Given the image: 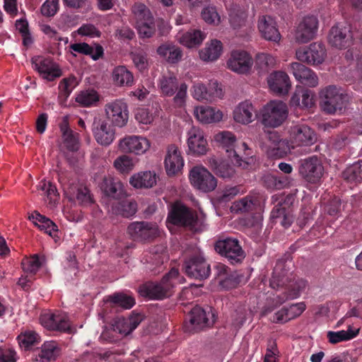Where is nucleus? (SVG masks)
<instances>
[{
	"label": "nucleus",
	"instance_id": "nucleus-1",
	"mask_svg": "<svg viewBox=\"0 0 362 362\" xmlns=\"http://www.w3.org/2000/svg\"><path fill=\"white\" fill-rule=\"evenodd\" d=\"M291 260L280 259L276 262L274 268L272 276L269 281L270 286L274 289L285 287L288 291L286 296H278V303L282 304L288 299L298 298L307 286L304 279L296 278L291 270Z\"/></svg>",
	"mask_w": 362,
	"mask_h": 362
},
{
	"label": "nucleus",
	"instance_id": "nucleus-2",
	"mask_svg": "<svg viewBox=\"0 0 362 362\" xmlns=\"http://www.w3.org/2000/svg\"><path fill=\"white\" fill-rule=\"evenodd\" d=\"M177 269H171L160 282H146L139 286V292L143 297L153 300H162L171 296L173 288L182 283Z\"/></svg>",
	"mask_w": 362,
	"mask_h": 362
},
{
	"label": "nucleus",
	"instance_id": "nucleus-3",
	"mask_svg": "<svg viewBox=\"0 0 362 362\" xmlns=\"http://www.w3.org/2000/svg\"><path fill=\"white\" fill-rule=\"evenodd\" d=\"M215 139L226 150L234 165L243 168H247L249 165L247 160L252 158V152L245 142L241 144L238 150L235 149L236 138L230 132H223L217 134Z\"/></svg>",
	"mask_w": 362,
	"mask_h": 362
},
{
	"label": "nucleus",
	"instance_id": "nucleus-4",
	"mask_svg": "<svg viewBox=\"0 0 362 362\" xmlns=\"http://www.w3.org/2000/svg\"><path fill=\"white\" fill-rule=\"evenodd\" d=\"M214 249L217 253L226 258L232 264L242 263L246 256L239 240L235 238L228 237L216 240Z\"/></svg>",
	"mask_w": 362,
	"mask_h": 362
},
{
	"label": "nucleus",
	"instance_id": "nucleus-5",
	"mask_svg": "<svg viewBox=\"0 0 362 362\" xmlns=\"http://www.w3.org/2000/svg\"><path fill=\"white\" fill-rule=\"evenodd\" d=\"M262 123L265 127L276 128L281 126L288 117L286 103L273 100L265 105L261 112Z\"/></svg>",
	"mask_w": 362,
	"mask_h": 362
},
{
	"label": "nucleus",
	"instance_id": "nucleus-6",
	"mask_svg": "<svg viewBox=\"0 0 362 362\" xmlns=\"http://www.w3.org/2000/svg\"><path fill=\"white\" fill-rule=\"evenodd\" d=\"M184 269L189 277L200 281L206 279L211 274L210 264L201 251L192 254L185 261Z\"/></svg>",
	"mask_w": 362,
	"mask_h": 362
},
{
	"label": "nucleus",
	"instance_id": "nucleus-7",
	"mask_svg": "<svg viewBox=\"0 0 362 362\" xmlns=\"http://www.w3.org/2000/svg\"><path fill=\"white\" fill-rule=\"evenodd\" d=\"M346 98L336 86H329L320 92L321 108L329 114L341 111L345 107Z\"/></svg>",
	"mask_w": 362,
	"mask_h": 362
},
{
	"label": "nucleus",
	"instance_id": "nucleus-8",
	"mask_svg": "<svg viewBox=\"0 0 362 362\" xmlns=\"http://www.w3.org/2000/svg\"><path fill=\"white\" fill-rule=\"evenodd\" d=\"M189 321L185 322V331L194 333L213 325L215 315L211 309L206 311L200 306L194 307L188 315Z\"/></svg>",
	"mask_w": 362,
	"mask_h": 362
},
{
	"label": "nucleus",
	"instance_id": "nucleus-9",
	"mask_svg": "<svg viewBox=\"0 0 362 362\" xmlns=\"http://www.w3.org/2000/svg\"><path fill=\"white\" fill-rule=\"evenodd\" d=\"M353 39L352 26L348 23H338L333 25L327 36L329 45L339 49H346L351 46Z\"/></svg>",
	"mask_w": 362,
	"mask_h": 362
},
{
	"label": "nucleus",
	"instance_id": "nucleus-10",
	"mask_svg": "<svg viewBox=\"0 0 362 362\" xmlns=\"http://www.w3.org/2000/svg\"><path fill=\"white\" fill-rule=\"evenodd\" d=\"M168 221L173 225L192 228L197 222L196 213L180 202L174 203L168 216Z\"/></svg>",
	"mask_w": 362,
	"mask_h": 362
},
{
	"label": "nucleus",
	"instance_id": "nucleus-11",
	"mask_svg": "<svg viewBox=\"0 0 362 362\" xmlns=\"http://www.w3.org/2000/svg\"><path fill=\"white\" fill-rule=\"evenodd\" d=\"M159 86L162 93L166 96H172L176 93L173 100L177 106L181 107L185 103L187 90L185 83L179 84L177 78L174 76H163Z\"/></svg>",
	"mask_w": 362,
	"mask_h": 362
},
{
	"label": "nucleus",
	"instance_id": "nucleus-12",
	"mask_svg": "<svg viewBox=\"0 0 362 362\" xmlns=\"http://www.w3.org/2000/svg\"><path fill=\"white\" fill-rule=\"evenodd\" d=\"M127 233L134 241L146 242L156 238L158 235L159 230L155 223L147 221H135L128 226Z\"/></svg>",
	"mask_w": 362,
	"mask_h": 362
},
{
	"label": "nucleus",
	"instance_id": "nucleus-13",
	"mask_svg": "<svg viewBox=\"0 0 362 362\" xmlns=\"http://www.w3.org/2000/svg\"><path fill=\"white\" fill-rule=\"evenodd\" d=\"M191 184L197 189L209 192L215 189L217 180L215 177L205 168L194 167L189 173Z\"/></svg>",
	"mask_w": 362,
	"mask_h": 362
},
{
	"label": "nucleus",
	"instance_id": "nucleus-14",
	"mask_svg": "<svg viewBox=\"0 0 362 362\" xmlns=\"http://www.w3.org/2000/svg\"><path fill=\"white\" fill-rule=\"evenodd\" d=\"M297 59L308 64H319L323 62L326 56V49L322 42H313L308 47L296 51Z\"/></svg>",
	"mask_w": 362,
	"mask_h": 362
},
{
	"label": "nucleus",
	"instance_id": "nucleus-15",
	"mask_svg": "<svg viewBox=\"0 0 362 362\" xmlns=\"http://www.w3.org/2000/svg\"><path fill=\"white\" fill-rule=\"evenodd\" d=\"M299 173L308 182H317L323 172V167L316 156H311L299 161Z\"/></svg>",
	"mask_w": 362,
	"mask_h": 362
},
{
	"label": "nucleus",
	"instance_id": "nucleus-16",
	"mask_svg": "<svg viewBox=\"0 0 362 362\" xmlns=\"http://www.w3.org/2000/svg\"><path fill=\"white\" fill-rule=\"evenodd\" d=\"M253 65L252 57L245 51L235 50L227 62L228 68L239 74H249Z\"/></svg>",
	"mask_w": 362,
	"mask_h": 362
},
{
	"label": "nucleus",
	"instance_id": "nucleus-17",
	"mask_svg": "<svg viewBox=\"0 0 362 362\" xmlns=\"http://www.w3.org/2000/svg\"><path fill=\"white\" fill-rule=\"evenodd\" d=\"M107 118L115 126L122 127L128 120L129 112L127 105L122 100H115L105 105Z\"/></svg>",
	"mask_w": 362,
	"mask_h": 362
},
{
	"label": "nucleus",
	"instance_id": "nucleus-18",
	"mask_svg": "<svg viewBox=\"0 0 362 362\" xmlns=\"http://www.w3.org/2000/svg\"><path fill=\"white\" fill-rule=\"evenodd\" d=\"M317 28L318 20L317 17L314 16L305 17L297 28L296 33V41L300 43H306L313 40L316 35Z\"/></svg>",
	"mask_w": 362,
	"mask_h": 362
},
{
	"label": "nucleus",
	"instance_id": "nucleus-19",
	"mask_svg": "<svg viewBox=\"0 0 362 362\" xmlns=\"http://www.w3.org/2000/svg\"><path fill=\"white\" fill-rule=\"evenodd\" d=\"M41 324L47 329L59 332H69L70 324L65 315L59 312L47 313L40 317Z\"/></svg>",
	"mask_w": 362,
	"mask_h": 362
},
{
	"label": "nucleus",
	"instance_id": "nucleus-20",
	"mask_svg": "<svg viewBox=\"0 0 362 362\" xmlns=\"http://www.w3.org/2000/svg\"><path fill=\"white\" fill-rule=\"evenodd\" d=\"M257 27L261 36L266 40L278 42L281 40V34L276 23L272 16L267 15L259 16Z\"/></svg>",
	"mask_w": 362,
	"mask_h": 362
},
{
	"label": "nucleus",
	"instance_id": "nucleus-21",
	"mask_svg": "<svg viewBox=\"0 0 362 362\" xmlns=\"http://www.w3.org/2000/svg\"><path fill=\"white\" fill-rule=\"evenodd\" d=\"M32 62L35 69L48 81H54L62 76L59 66L49 58L37 57L33 59Z\"/></svg>",
	"mask_w": 362,
	"mask_h": 362
},
{
	"label": "nucleus",
	"instance_id": "nucleus-22",
	"mask_svg": "<svg viewBox=\"0 0 362 362\" xmlns=\"http://www.w3.org/2000/svg\"><path fill=\"white\" fill-rule=\"evenodd\" d=\"M290 71L298 81L305 86L313 88L318 85V78L315 73L303 64L291 63Z\"/></svg>",
	"mask_w": 362,
	"mask_h": 362
},
{
	"label": "nucleus",
	"instance_id": "nucleus-23",
	"mask_svg": "<svg viewBox=\"0 0 362 362\" xmlns=\"http://www.w3.org/2000/svg\"><path fill=\"white\" fill-rule=\"evenodd\" d=\"M93 132L97 142L102 146H109L115 139V129L104 120L95 119Z\"/></svg>",
	"mask_w": 362,
	"mask_h": 362
},
{
	"label": "nucleus",
	"instance_id": "nucleus-24",
	"mask_svg": "<svg viewBox=\"0 0 362 362\" xmlns=\"http://www.w3.org/2000/svg\"><path fill=\"white\" fill-rule=\"evenodd\" d=\"M291 135L293 141L298 146H310L317 140L315 132L306 124H297L291 127Z\"/></svg>",
	"mask_w": 362,
	"mask_h": 362
},
{
	"label": "nucleus",
	"instance_id": "nucleus-25",
	"mask_svg": "<svg viewBox=\"0 0 362 362\" xmlns=\"http://www.w3.org/2000/svg\"><path fill=\"white\" fill-rule=\"evenodd\" d=\"M184 165V160L178 148L171 144L168 147L167 155L165 159V168L168 175H176Z\"/></svg>",
	"mask_w": 362,
	"mask_h": 362
},
{
	"label": "nucleus",
	"instance_id": "nucleus-26",
	"mask_svg": "<svg viewBox=\"0 0 362 362\" xmlns=\"http://www.w3.org/2000/svg\"><path fill=\"white\" fill-rule=\"evenodd\" d=\"M119 148L124 152L141 154L149 148V142L144 137L130 136L120 141Z\"/></svg>",
	"mask_w": 362,
	"mask_h": 362
},
{
	"label": "nucleus",
	"instance_id": "nucleus-27",
	"mask_svg": "<svg viewBox=\"0 0 362 362\" xmlns=\"http://www.w3.org/2000/svg\"><path fill=\"white\" fill-rule=\"evenodd\" d=\"M142 320L140 314L132 315L129 318L117 317L112 325V329L121 334L127 335L139 326Z\"/></svg>",
	"mask_w": 362,
	"mask_h": 362
},
{
	"label": "nucleus",
	"instance_id": "nucleus-28",
	"mask_svg": "<svg viewBox=\"0 0 362 362\" xmlns=\"http://www.w3.org/2000/svg\"><path fill=\"white\" fill-rule=\"evenodd\" d=\"M188 136L187 144L191 151L198 155H203L206 152L207 142L199 128L192 127L188 132Z\"/></svg>",
	"mask_w": 362,
	"mask_h": 362
},
{
	"label": "nucleus",
	"instance_id": "nucleus-29",
	"mask_svg": "<svg viewBox=\"0 0 362 362\" xmlns=\"http://www.w3.org/2000/svg\"><path fill=\"white\" fill-rule=\"evenodd\" d=\"M268 84L271 90L280 95L286 94L291 88L288 76L283 71H275L268 78Z\"/></svg>",
	"mask_w": 362,
	"mask_h": 362
},
{
	"label": "nucleus",
	"instance_id": "nucleus-30",
	"mask_svg": "<svg viewBox=\"0 0 362 362\" xmlns=\"http://www.w3.org/2000/svg\"><path fill=\"white\" fill-rule=\"evenodd\" d=\"M267 138L270 143L268 146L270 150L271 156L282 157L289 151L287 141L281 139L276 131L269 132Z\"/></svg>",
	"mask_w": 362,
	"mask_h": 362
},
{
	"label": "nucleus",
	"instance_id": "nucleus-31",
	"mask_svg": "<svg viewBox=\"0 0 362 362\" xmlns=\"http://www.w3.org/2000/svg\"><path fill=\"white\" fill-rule=\"evenodd\" d=\"M62 354V348L59 344L55 341L44 342L41 346L40 354L37 358L38 362H51L57 360Z\"/></svg>",
	"mask_w": 362,
	"mask_h": 362
},
{
	"label": "nucleus",
	"instance_id": "nucleus-32",
	"mask_svg": "<svg viewBox=\"0 0 362 362\" xmlns=\"http://www.w3.org/2000/svg\"><path fill=\"white\" fill-rule=\"evenodd\" d=\"M104 302L109 304L112 308H121L127 310L134 305L135 299L132 296L123 293H115L105 297Z\"/></svg>",
	"mask_w": 362,
	"mask_h": 362
},
{
	"label": "nucleus",
	"instance_id": "nucleus-33",
	"mask_svg": "<svg viewBox=\"0 0 362 362\" xmlns=\"http://www.w3.org/2000/svg\"><path fill=\"white\" fill-rule=\"evenodd\" d=\"M197 119L202 123H211L220 121L223 114L221 111L209 106H199L194 109Z\"/></svg>",
	"mask_w": 362,
	"mask_h": 362
},
{
	"label": "nucleus",
	"instance_id": "nucleus-34",
	"mask_svg": "<svg viewBox=\"0 0 362 362\" xmlns=\"http://www.w3.org/2000/svg\"><path fill=\"white\" fill-rule=\"evenodd\" d=\"M222 52V43L217 40H212L199 51L200 59L204 62L216 61Z\"/></svg>",
	"mask_w": 362,
	"mask_h": 362
},
{
	"label": "nucleus",
	"instance_id": "nucleus-35",
	"mask_svg": "<svg viewBox=\"0 0 362 362\" xmlns=\"http://www.w3.org/2000/svg\"><path fill=\"white\" fill-rule=\"evenodd\" d=\"M255 110L248 101H245L239 104L233 112L234 119L242 124H248L254 119Z\"/></svg>",
	"mask_w": 362,
	"mask_h": 362
},
{
	"label": "nucleus",
	"instance_id": "nucleus-36",
	"mask_svg": "<svg viewBox=\"0 0 362 362\" xmlns=\"http://www.w3.org/2000/svg\"><path fill=\"white\" fill-rule=\"evenodd\" d=\"M129 182L136 188H150L156 184V176L151 171L141 172L132 175Z\"/></svg>",
	"mask_w": 362,
	"mask_h": 362
},
{
	"label": "nucleus",
	"instance_id": "nucleus-37",
	"mask_svg": "<svg viewBox=\"0 0 362 362\" xmlns=\"http://www.w3.org/2000/svg\"><path fill=\"white\" fill-rule=\"evenodd\" d=\"M314 92L309 89H302L301 94L300 91L296 92L291 99L292 105L300 106L305 108H310L315 104Z\"/></svg>",
	"mask_w": 362,
	"mask_h": 362
},
{
	"label": "nucleus",
	"instance_id": "nucleus-38",
	"mask_svg": "<svg viewBox=\"0 0 362 362\" xmlns=\"http://www.w3.org/2000/svg\"><path fill=\"white\" fill-rule=\"evenodd\" d=\"M112 78L118 86H132L134 83L132 73L124 66H118L114 69Z\"/></svg>",
	"mask_w": 362,
	"mask_h": 362
},
{
	"label": "nucleus",
	"instance_id": "nucleus-39",
	"mask_svg": "<svg viewBox=\"0 0 362 362\" xmlns=\"http://www.w3.org/2000/svg\"><path fill=\"white\" fill-rule=\"evenodd\" d=\"M101 189L107 196L113 199H119L124 194L122 183L112 178H105L101 184Z\"/></svg>",
	"mask_w": 362,
	"mask_h": 362
},
{
	"label": "nucleus",
	"instance_id": "nucleus-40",
	"mask_svg": "<svg viewBox=\"0 0 362 362\" xmlns=\"http://www.w3.org/2000/svg\"><path fill=\"white\" fill-rule=\"evenodd\" d=\"M28 218L40 230H45L46 233L51 236L53 232L57 231V226L52 220L37 212H34L30 215Z\"/></svg>",
	"mask_w": 362,
	"mask_h": 362
},
{
	"label": "nucleus",
	"instance_id": "nucleus-41",
	"mask_svg": "<svg viewBox=\"0 0 362 362\" xmlns=\"http://www.w3.org/2000/svg\"><path fill=\"white\" fill-rule=\"evenodd\" d=\"M115 213L122 217L129 218L137 211V203L134 199H124L113 206Z\"/></svg>",
	"mask_w": 362,
	"mask_h": 362
},
{
	"label": "nucleus",
	"instance_id": "nucleus-42",
	"mask_svg": "<svg viewBox=\"0 0 362 362\" xmlns=\"http://www.w3.org/2000/svg\"><path fill=\"white\" fill-rule=\"evenodd\" d=\"M359 333V329H353L351 326H349L347 330H341L339 332L329 331L327 334V337L329 342L333 344L339 343L341 341H349L356 337Z\"/></svg>",
	"mask_w": 362,
	"mask_h": 362
},
{
	"label": "nucleus",
	"instance_id": "nucleus-43",
	"mask_svg": "<svg viewBox=\"0 0 362 362\" xmlns=\"http://www.w3.org/2000/svg\"><path fill=\"white\" fill-rule=\"evenodd\" d=\"M210 166L217 176L223 179L231 178L235 173L234 168L226 161L212 159L210 160Z\"/></svg>",
	"mask_w": 362,
	"mask_h": 362
},
{
	"label": "nucleus",
	"instance_id": "nucleus-44",
	"mask_svg": "<svg viewBox=\"0 0 362 362\" xmlns=\"http://www.w3.org/2000/svg\"><path fill=\"white\" fill-rule=\"evenodd\" d=\"M205 37L206 35L203 32L194 29L184 33L180 38V42L191 48L199 45Z\"/></svg>",
	"mask_w": 362,
	"mask_h": 362
},
{
	"label": "nucleus",
	"instance_id": "nucleus-45",
	"mask_svg": "<svg viewBox=\"0 0 362 362\" xmlns=\"http://www.w3.org/2000/svg\"><path fill=\"white\" fill-rule=\"evenodd\" d=\"M26 268L24 267V288L30 283L35 274L40 267V262L37 255H34L30 258H26Z\"/></svg>",
	"mask_w": 362,
	"mask_h": 362
},
{
	"label": "nucleus",
	"instance_id": "nucleus-46",
	"mask_svg": "<svg viewBox=\"0 0 362 362\" xmlns=\"http://www.w3.org/2000/svg\"><path fill=\"white\" fill-rule=\"evenodd\" d=\"M247 19V13L245 10L233 7L229 12V22L233 29H240L245 26Z\"/></svg>",
	"mask_w": 362,
	"mask_h": 362
},
{
	"label": "nucleus",
	"instance_id": "nucleus-47",
	"mask_svg": "<svg viewBox=\"0 0 362 362\" xmlns=\"http://www.w3.org/2000/svg\"><path fill=\"white\" fill-rule=\"evenodd\" d=\"M262 180L263 185L269 190L283 189L288 184L286 178L276 177L271 174L264 175Z\"/></svg>",
	"mask_w": 362,
	"mask_h": 362
},
{
	"label": "nucleus",
	"instance_id": "nucleus-48",
	"mask_svg": "<svg viewBox=\"0 0 362 362\" xmlns=\"http://www.w3.org/2000/svg\"><path fill=\"white\" fill-rule=\"evenodd\" d=\"M99 100L98 93L93 90L88 89L81 91L76 98V101L84 107L91 106Z\"/></svg>",
	"mask_w": 362,
	"mask_h": 362
},
{
	"label": "nucleus",
	"instance_id": "nucleus-49",
	"mask_svg": "<svg viewBox=\"0 0 362 362\" xmlns=\"http://www.w3.org/2000/svg\"><path fill=\"white\" fill-rule=\"evenodd\" d=\"M132 13L136 19V25L154 20L150 10L143 4H134L132 7Z\"/></svg>",
	"mask_w": 362,
	"mask_h": 362
},
{
	"label": "nucleus",
	"instance_id": "nucleus-50",
	"mask_svg": "<svg viewBox=\"0 0 362 362\" xmlns=\"http://www.w3.org/2000/svg\"><path fill=\"white\" fill-rule=\"evenodd\" d=\"M275 64L274 57L267 53H258L255 57V68L259 72H267Z\"/></svg>",
	"mask_w": 362,
	"mask_h": 362
},
{
	"label": "nucleus",
	"instance_id": "nucleus-51",
	"mask_svg": "<svg viewBox=\"0 0 362 362\" xmlns=\"http://www.w3.org/2000/svg\"><path fill=\"white\" fill-rule=\"evenodd\" d=\"M76 78L74 76L64 78L59 85V98H64V99H66L71 93L72 90L76 86Z\"/></svg>",
	"mask_w": 362,
	"mask_h": 362
},
{
	"label": "nucleus",
	"instance_id": "nucleus-52",
	"mask_svg": "<svg viewBox=\"0 0 362 362\" xmlns=\"http://www.w3.org/2000/svg\"><path fill=\"white\" fill-rule=\"evenodd\" d=\"M342 175L344 179L350 182H361L362 181V174L357 163L348 167Z\"/></svg>",
	"mask_w": 362,
	"mask_h": 362
},
{
	"label": "nucleus",
	"instance_id": "nucleus-53",
	"mask_svg": "<svg viewBox=\"0 0 362 362\" xmlns=\"http://www.w3.org/2000/svg\"><path fill=\"white\" fill-rule=\"evenodd\" d=\"M138 33L141 37H151L156 32L154 20L145 21L136 25Z\"/></svg>",
	"mask_w": 362,
	"mask_h": 362
},
{
	"label": "nucleus",
	"instance_id": "nucleus-54",
	"mask_svg": "<svg viewBox=\"0 0 362 362\" xmlns=\"http://www.w3.org/2000/svg\"><path fill=\"white\" fill-rule=\"evenodd\" d=\"M130 55L135 66L139 70L141 71L146 68L147 54L144 51L141 49H136L132 52Z\"/></svg>",
	"mask_w": 362,
	"mask_h": 362
},
{
	"label": "nucleus",
	"instance_id": "nucleus-55",
	"mask_svg": "<svg viewBox=\"0 0 362 362\" xmlns=\"http://www.w3.org/2000/svg\"><path fill=\"white\" fill-rule=\"evenodd\" d=\"M255 204L254 200L248 197H244L234 204L233 209L238 212L245 213L254 210Z\"/></svg>",
	"mask_w": 362,
	"mask_h": 362
},
{
	"label": "nucleus",
	"instance_id": "nucleus-56",
	"mask_svg": "<svg viewBox=\"0 0 362 362\" xmlns=\"http://www.w3.org/2000/svg\"><path fill=\"white\" fill-rule=\"evenodd\" d=\"M133 165L132 160L126 155L118 157L114 161V166L121 173H128L132 169Z\"/></svg>",
	"mask_w": 362,
	"mask_h": 362
},
{
	"label": "nucleus",
	"instance_id": "nucleus-57",
	"mask_svg": "<svg viewBox=\"0 0 362 362\" xmlns=\"http://www.w3.org/2000/svg\"><path fill=\"white\" fill-rule=\"evenodd\" d=\"M202 17L209 24H218L220 22V16L216 8L213 6L204 8L202 12Z\"/></svg>",
	"mask_w": 362,
	"mask_h": 362
},
{
	"label": "nucleus",
	"instance_id": "nucleus-58",
	"mask_svg": "<svg viewBox=\"0 0 362 362\" xmlns=\"http://www.w3.org/2000/svg\"><path fill=\"white\" fill-rule=\"evenodd\" d=\"M40 335L34 330L24 331V349H28L40 344Z\"/></svg>",
	"mask_w": 362,
	"mask_h": 362
},
{
	"label": "nucleus",
	"instance_id": "nucleus-59",
	"mask_svg": "<svg viewBox=\"0 0 362 362\" xmlns=\"http://www.w3.org/2000/svg\"><path fill=\"white\" fill-rule=\"evenodd\" d=\"M63 138L67 148L70 151H76L78 148V141L76 136L70 129L63 132Z\"/></svg>",
	"mask_w": 362,
	"mask_h": 362
},
{
	"label": "nucleus",
	"instance_id": "nucleus-60",
	"mask_svg": "<svg viewBox=\"0 0 362 362\" xmlns=\"http://www.w3.org/2000/svg\"><path fill=\"white\" fill-rule=\"evenodd\" d=\"M76 198L77 202L82 205H89L93 203L90 190L86 187L81 186L77 189Z\"/></svg>",
	"mask_w": 362,
	"mask_h": 362
},
{
	"label": "nucleus",
	"instance_id": "nucleus-61",
	"mask_svg": "<svg viewBox=\"0 0 362 362\" xmlns=\"http://www.w3.org/2000/svg\"><path fill=\"white\" fill-rule=\"evenodd\" d=\"M247 311L243 308H240L233 315V325L238 329L240 328L246 321Z\"/></svg>",
	"mask_w": 362,
	"mask_h": 362
},
{
	"label": "nucleus",
	"instance_id": "nucleus-62",
	"mask_svg": "<svg viewBox=\"0 0 362 362\" xmlns=\"http://www.w3.org/2000/svg\"><path fill=\"white\" fill-rule=\"evenodd\" d=\"M341 200L337 197H334L327 204L326 211L330 216H337L341 211Z\"/></svg>",
	"mask_w": 362,
	"mask_h": 362
},
{
	"label": "nucleus",
	"instance_id": "nucleus-63",
	"mask_svg": "<svg viewBox=\"0 0 362 362\" xmlns=\"http://www.w3.org/2000/svg\"><path fill=\"white\" fill-rule=\"evenodd\" d=\"M0 362H16V353L8 348L0 347Z\"/></svg>",
	"mask_w": 362,
	"mask_h": 362
},
{
	"label": "nucleus",
	"instance_id": "nucleus-64",
	"mask_svg": "<svg viewBox=\"0 0 362 362\" xmlns=\"http://www.w3.org/2000/svg\"><path fill=\"white\" fill-rule=\"evenodd\" d=\"M288 314V308L284 307L273 315V318L271 320L274 323H285L291 320Z\"/></svg>",
	"mask_w": 362,
	"mask_h": 362
}]
</instances>
